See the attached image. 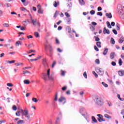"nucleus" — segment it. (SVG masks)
I'll list each match as a JSON object with an SVG mask.
<instances>
[{"label": "nucleus", "instance_id": "obj_52", "mask_svg": "<svg viewBox=\"0 0 124 124\" xmlns=\"http://www.w3.org/2000/svg\"><path fill=\"white\" fill-rule=\"evenodd\" d=\"M90 29H91V30H92V31H94V30H95V28H94V27L93 26H91L90 27Z\"/></svg>", "mask_w": 124, "mask_h": 124}, {"label": "nucleus", "instance_id": "obj_44", "mask_svg": "<svg viewBox=\"0 0 124 124\" xmlns=\"http://www.w3.org/2000/svg\"><path fill=\"white\" fill-rule=\"evenodd\" d=\"M4 6H7V7H11V4H8V3L4 4Z\"/></svg>", "mask_w": 124, "mask_h": 124}, {"label": "nucleus", "instance_id": "obj_45", "mask_svg": "<svg viewBox=\"0 0 124 124\" xmlns=\"http://www.w3.org/2000/svg\"><path fill=\"white\" fill-rule=\"evenodd\" d=\"M20 10H21V11H27V9L24 7L20 8Z\"/></svg>", "mask_w": 124, "mask_h": 124}, {"label": "nucleus", "instance_id": "obj_14", "mask_svg": "<svg viewBox=\"0 0 124 124\" xmlns=\"http://www.w3.org/2000/svg\"><path fill=\"white\" fill-rule=\"evenodd\" d=\"M105 50H104L103 54L104 55V56H106V55H107V53H108V48H105Z\"/></svg>", "mask_w": 124, "mask_h": 124}, {"label": "nucleus", "instance_id": "obj_13", "mask_svg": "<svg viewBox=\"0 0 124 124\" xmlns=\"http://www.w3.org/2000/svg\"><path fill=\"white\" fill-rule=\"evenodd\" d=\"M92 121H93L92 123L93 124L97 123V120H96V119H95V117H94V116H93L92 117Z\"/></svg>", "mask_w": 124, "mask_h": 124}, {"label": "nucleus", "instance_id": "obj_24", "mask_svg": "<svg viewBox=\"0 0 124 124\" xmlns=\"http://www.w3.org/2000/svg\"><path fill=\"white\" fill-rule=\"evenodd\" d=\"M107 25L108 26V27L109 28V29L112 28V26H111V25L110 24V22H109V21L107 22Z\"/></svg>", "mask_w": 124, "mask_h": 124}, {"label": "nucleus", "instance_id": "obj_64", "mask_svg": "<svg viewBox=\"0 0 124 124\" xmlns=\"http://www.w3.org/2000/svg\"><path fill=\"white\" fill-rule=\"evenodd\" d=\"M45 50L48 51V46H47L46 45H45Z\"/></svg>", "mask_w": 124, "mask_h": 124}, {"label": "nucleus", "instance_id": "obj_22", "mask_svg": "<svg viewBox=\"0 0 124 124\" xmlns=\"http://www.w3.org/2000/svg\"><path fill=\"white\" fill-rule=\"evenodd\" d=\"M34 35L35 36V37H40V36L39 35V33H38V32H34Z\"/></svg>", "mask_w": 124, "mask_h": 124}, {"label": "nucleus", "instance_id": "obj_21", "mask_svg": "<svg viewBox=\"0 0 124 124\" xmlns=\"http://www.w3.org/2000/svg\"><path fill=\"white\" fill-rule=\"evenodd\" d=\"M105 118H106L107 119H112V117L109 116V115L106 114L104 115Z\"/></svg>", "mask_w": 124, "mask_h": 124}, {"label": "nucleus", "instance_id": "obj_60", "mask_svg": "<svg viewBox=\"0 0 124 124\" xmlns=\"http://www.w3.org/2000/svg\"><path fill=\"white\" fill-rule=\"evenodd\" d=\"M41 59V56H39L37 57L36 59H35V61H38V60H40Z\"/></svg>", "mask_w": 124, "mask_h": 124}, {"label": "nucleus", "instance_id": "obj_26", "mask_svg": "<svg viewBox=\"0 0 124 124\" xmlns=\"http://www.w3.org/2000/svg\"><path fill=\"white\" fill-rule=\"evenodd\" d=\"M117 97L120 99V100H121V101H124V99L121 98V95H120L119 94H118Z\"/></svg>", "mask_w": 124, "mask_h": 124}, {"label": "nucleus", "instance_id": "obj_29", "mask_svg": "<svg viewBox=\"0 0 124 124\" xmlns=\"http://www.w3.org/2000/svg\"><path fill=\"white\" fill-rule=\"evenodd\" d=\"M59 13H60V12L56 11L54 14V18H57V15L59 14Z\"/></svg>", "mask_w": 124, "mask_h": 124}, {"label": "nucleus", "instance_id": "obj_63", "mask_svg": "<svg viewBox=\"0 0 124 124\" xmlns=\"http://www.w3.org/2000/svg\"><path fill=\"white\" fill-rule=\"evenodd\" d=\"M5 123V120H0V124H2Z\"/></svg>", "mask_w": 124, "mask_h": 124}, {"label": "nucleus", "instance_id": "obj_1", "mask_svg": "<svg viewBox=\"0 0 124 124\" xmlns=\"http://www.w3.org/2000/svg\"><path fill=\"white\" fill-rule=\"evenodd\" d=\"M31 22L33 26H36L38 28H39L40 27V23L37 22V20L32 19V16H31Z\"/></svg>", "mask_w": 124, "mask_h": 124}, {"label": "nucleus", "instance_id": "obj_11", "mask_svg": "<svg viewBox=\"0 0 124 124\" xmlns=\"http://www.w3.org/2000/svg\"><path fill=\"white\" fill-rule=\"evenodd\" d=\"M118 74L120 76H124V70H121L118 71Z\"/></svg>", "mask_w": 124, "mask_h": 124}, {"label": "nucleus", "instance_id": "obj_30", "mask_svg": "<svg viewBox=\"0 0 124 124\" xmlns=\"http://www.w3.org/2000/svg\"><path fill=\"white\" fill-rule=\"evenodd\" d=\"M110 43H111V44H115V40H114V38H111Z\"/></svg>", "mask_w": 124, "mask_h": 124}, {"label": "nucleus", "instance_id": "obj_55", "mask_svg": "<svg viewBox=\"0 0 124 124\" xmlns=\"http://www.w3.org/2000/svg\"><path fill=\"white\" fill-rule=\"evenodd\" d=\"M97 15H99V16H102V12H97Z\"/></svg>", "mask_w": 124, "mask_h": 124}, {"label": "nucleus", "instance_id": "obj_48", "mask_svg": "<svg viewBox=\"0 0 124 124\" xmlns=\"http://www.w3.org/2000/svg\"><path fill=\"white\" fill-rule=\"evenodd\" d=\"M8 87H13V84L12 83H8L7 84Z\"/></svg>", "mask_w": 124, "mask_h": 124}, {"label": "nucleus", "instance_id": "obj_56", "mask_svg": "<svg viewBox=\"0 0 124 124\" xmlns=\"http://www.w3.org/2000/svg\"><path fill=\"white\" fill-rule=\"evenodd\" d=\"M67 30L68 32H69V33H70V32H71V28L68 27Z\"/></svg>", "mask_w": 124, "mask_h": 124}, {"label": "nucleus", "instance_id": "obj_16", "mask_svg": "<svg viewBox=\"0 0 124 124\" xmlns=\"http://www.w3.org/2000/svg\"><path fill=\"white\" fill-rule=\"evenodd\" d=\"M119 43H123L124 41V37H121L119 40Z\"/></svg>", "mask_w": 124, "mask_h": 124}, {"label": "nucleus", "instance_id": "obj_2", "mask_svg": "<svg viewBox=\"0 0 124 124\" xmlns=\"http://www.w3.org/2000/svg\"><path fill=\"white\" fill-rule=\"evenodd\" d=\"M42 75L43 76V78L45 81H46L48 78H49V77L50 76V69H48L47 70V74L45 73H42Z\"/></svg>", "mask_w": 124, "mask_h": 124}, {"label": "nucleus", "instance_id": "obj_46", "mask_svg": "<svg viewBox=\"0 0 124 124\" xmlns=\"http://www.w3.org/2000/svg\"><path fill=\"white\" fill-rule=\"evenodd\" d=\"M95 62L97 64H99V63H100V62L99 61V59H96Z\"/></svg>", "mask_w": 124, "mask_h": 124}, {"label": "nucleus", "instance_id": "obj_58", "mask_svg": "<svg viewBox=\"0 0 124 124\" xmlns=\"http://www.w3.org/2000/svg\"><path fill=\"white\" fill-rule=\"evenodd\" d=\"M30 68H31V66L25 67L23 68V69L26 70V69H29Z\"/></svg>", "mask_w": 124, "mask_h": 124}, {"label": "nucleus", "instance_id": "obj_57", "mask_svg": "<svg viewBox=\"0 0 124 124\" xmlns=\"http://www.w3.org/2000/svg\"><path fill=\"white\" fill-rule=\"evenodd\" d=\"M33 37H32V35H31L27 36L28 39H30V38H33Z\"/></svg>", "mask_w": 124, "mask_h": 124}, {"label": "nucleus", "instance_id": "obj_31", "mask_svg": "<svg viewBox=\"0 0 124 124\" xmlns=\"http://www.w3.org/2000/svg\"><path fill=\"white\" fill-rule=\"evenodd\" d=\"M3 26H4L5 28H8V27H9V24L8 23H4L3 24Z\"/></svg>", "mask_w": 124, "mask_h": 124}, {"label": "nucleus", "instance_id": "obj_10", "mask_svg": "<svg viewBox=\"0 0 124 124\" xmlns=\"http://www.w3.org/2000/svg\"><path fill=\"white\" fill-rule=\"evenodd\" d=\"M115 52H111L110 54V60H114L115 58Z\"/></svg>", "mask_w": 124, "mask_h": 124}, {"label": "nucleus", "instance_id": "obj_18", "mask_svg": "<svg viewBox=\"0 0 124 124\" xmlns=\"http://www.w3.org/2000/svg\"><path fill=\"white\" fill-rule=\"evenodd\" d=\"M78 1L80 5H85V1H84V0H78Z\"/></svg>", "mask_w": 124, "mask_h": 124}, {"label": "nucleus", "instance_id": "obj_41", "mask_svg": "<svg viewBox=\"0 0 124 124\" xmlns=\"http://www.w3.org/2000/svg\"><path fill=\"white\" fill-rule=\"evenodd\" d=\"M13 110H14V111H16V110H17V107H16V106L14 105L13 106Z\"/></svg>", "mask_w": 124, "mask_h": 124}, {"label": "nucleus", "instance_id": "obj_28", "mask_svg": "<svg viewBox=\"0 0 124 124\" xmlns=\"http://www.w3.org/2000/svg\"><path fill=\"white\" fill-rule=\"evenodd\" d=\"M119 64L121 66L122 64H123V61H122V59H120L119 60Z\"/></svg>", "mask_w": 124, "mask_h": 124}, {"label": "nucleus", "instance_id": "obj_35", "mask_svg": "<svg viewBox=\"0 0 124 124\" xmlns=\"http://www.w3.org/2000/svg\"><path fill=\"white\" fill-rule=\"evenodd\" d=\"M54 100L57 101L58 100V93H56L55 96Z\"/></svg>", "mask_w": 124, "mask_h": 124}, {"label": "nucleus", "instance_id": "obj_59", "mask_svg": "<svg viewBox=\"0 0 124 124\" xmlns=\"http://www.w3.org/2000/svg\"><path fill=\"white\" fill-rule=\"evenodd\" d=\"M1 69H5V66H1L0 67V70H1Z\"/></svg>", "mask_w": 124, "mask_h": 124}, {"label": "nucleus", "instance_id": "obj_17", "mask_svg": "<svg viewBox=\"0 0 124 124\" xmlns=\"http://www.w3.org/2000/svg\"><path fill=\"white\" fill-rule=\"evenodd\" d=\"M117 11L119 14H121L123 12V9L121 8L117 7Z\"/></svg>", "mask_w": 124, "mask_h": 124}, {"label": "nucleus", "instance_id": "obj_5", "mask_svg": "<svg viewBox=\"0 0 124 124\" xmlns=\"http://www.w3.org/2000/svg\"><path fill=\"white\" fill-rule=\"evenodd\" d=\"M58 100L59 102H62V101H64L63 104H65L66 103V99L63 96H61Z\"/></svg>", "mask_w": 124, "mask_h": 124}, {"label": "nucleus", "instance_id": "obj_6", "mask_svg": "<svg viewBox=\"0 0 124 124\" xmlns=\"http://www.w3.org/2000/svg\"><path fill=\"white\" fill-rule=\"evenodd\" d=\"M21 112L23 114V116H27L29 115V111L28 110V109H26L25 110L21 109Z\"/></svg>", "mask_w": 124, "mask_h": 124}, {"label": "nucleus", "instance_id": "obj_36", "mask_svg": "<svg viewBox=\"0 0 124 124\" xmlns=\"http://www.w3.org/2000/svg\"><path fill=\"white\" fill-rule=\"evenodd\" d=\"M28 73V74H31V72L29 71H23V74H26Z\"/></svg>", "mask_w": 124, "mask_h": 124}, {"label": "nucleus", "instance_id": "obj_19", "mask_svg": "<svg viewBox=\"0 0 124 124\" xmlns=\"http://www.w3.org/2000/svg\"><path fill=\"white\" fill-rule=\"evenodd\" d=\"M106 16H107V17H108V18H112V14H111V13H110L109 14L106 13Z\"/></svg>", "mask_w": 124, "mask_h": 124}, {"label": "nucleus", "instance_id": "obj_42", "mask_svg": "<svg viewBox=\"0 0 124 124\" xmlns=\"http://www.w3.org/2000/svg\"><path fill=\"white\" fill-rule=\"evenodd\" d=\"M94 37L95 38V41H99V40H100V39L98 37H96V36H95Z\"/></svg>", "mask_w": 124, "mask_h": 124}, {"label": "nucleus", "instance_id": "obj_12", "mask_svg": "<svg viewBox=\"0 0 124 124\" xmlns=\"http://www.w3.org/2000/svg\"><path fill=\"white\" fill-rule=\"evenodd\" d=\"M43 64L45 66V67H47V61H46V59H43Z\"/></svg>", "mask_w": 124, "mask_h": 124}, {"label": "nucleus", "instance_id": "obj_38", "mask_svg": "<svg viewBox=\"0 0 124 124\" xmlns=\"http://www.w3.org/2000/svg\"><path fill=\"white\" fill-rule=\"evenodd\" d=\"M15 65H16V66H19V65H23V63H16Z\"/></svg>", "mask_w": 124, "mask_h": 124}, {"label": "nucleus", "instance_id": "obj_51", "mask_svg": "<svg viewBox=\"0 0 124 124\" xmlns=\"http://www.w3.org/2000/svg\"><path fill=\"white\" fill-rule=\"evenodd\" d=\"M55 41L57 44H60V41H59V39L57 38H56Z\"/></svg>", "mask_w": 124, "mask_h": 124}, {"label": "nucleus", "instance_id": "obj_33", "mask_svg": "<svg viewBox=\"0 0 124 124\" xmlns=\"http://www.w3.org/2000/svg\"><path fill=\"white\" fill-rule=\"evenodd\" d=\"M116 28H117V31H120L121 28L120 27V25L119 24H117L116 25Z\"/></svg>", "mask_w": 124, "mask_h": 124}, {"label": "nucleus", "instance_id": "obj_49", "mask_svg": "<svg viewBox=\"0 0 124 124\" xmlns=\"http://www.w3.org/2000/svg\"><path fill=\"white\" fill-rule=\"evenodd\" d=\"M67 7L69 8L72 7V3H68Z\"/></svg>", "mask_w": 124, "mask_h": 124}, {"label": "nucleus", "instance_id": "obj_50", "mask_svg": "<svg viewBox=\"0 0 124 124\" xmlns=\"http://www.w3.org/2000/svg\"><path fill=\"white\" fill-rule=\"evenodd\" d=\"M67 89V86H64L63 87H62V91H65L66 89Z\"/></svg>", "mask_w": 124, "mask_h": 124}, {"label": "nucleus", "instance_id": "obj_25", "mask_svg": "<svg viewBox=\"0 0 124 124\" xmlns=\"http://www.w3.org/2000/svg\"><path fill=\"white\" fill-rule=\"evenodd\" d=\"M32 100L33 102H35V103H36L38 101V100H37L36 98L34 97L32 98Z\"/></svg>", "mask_w": 124, "mask_h": 124}, {"label": "nucleus", "instance_id": "obj_43", "mask_svg": "<svg viewBox=\"0 0 124 124\" xmlns=\"http://www.w3.org/2000/svg\"><path fill=\"white\" fill-rule=\"evenodd\" d=\"M111 65H113V66H116V65H117V63L115 62H112Z\"/></svg>", "mask_w": 124, "mask_h": 124}, {"label": "nucleus", "instance_id": "obj_4", "mask_svg": "<svg viewBox=\"0 0 124 124\" xmlns=\"http://www.w3.org/2000/svg\"><path fill=\"white\" fill-rule=\"evenodd\" d=\"M97 117L99 118H97V120L99 123H101L102 122H105V120L103 119V116L101 114H97Z\"/></svg>", "mask_w": 124, "mask_h": 124}, {"label": "nucleus", "instance_id": "obj_40", "mask_svg": "<svg viewBox=\"0 0 124 124\" xmlns=\"http://www.w3.org/2000/svg\"><path fill=\"white\" fill-rule=\"evenodd\" d=\"M94 49L95 51H96L97 52H98V51H99V49H98V48H97V46H94Z\"/></svg>", "mask_w": 124, "mask_h": 124}, {"label": "nucleus", "instance_id": "obj_53", "mask_svg": "<svg viewBox=\"0 0 124 124\" xmlns=\"http://www.w3.org/2000/svg\"><path fill=\"white\" fill-rule=\"evenodd\" d=\"M65 16H66V17H67V18H69V17H70V16L69 15V14H68V13H65Z\"/></svg>", "mask_w": 124, "mask_h": 124}, {"label": "nucleus", "instance_id": "obj_39", "mask_svg": "<svg viewBox=\"0 0 124 124\" xmlns=\"http://www.w3.org/2000/svg\"><path fill=\"white\" fill-rule=\"evenodd\" d=\"M94 13H95V11L93 10L90 11V14H91V15H94Z\"/></svg>", "mask_w": 124, "mask_h": 124}, {"label": "nucleus", "instance_id": "obj_47", "mask_svg": "<svg viewBox=\"0 0 124 124\" xmlns=\"http://www.w3.org/2000/svg\"><path fill=\"white\" fill-rule=\"evenodd\" d=\"M112 31H113V33H114V34H115V35L118 34V32H117V30H116L115 29H113L112 30Z\"/></svg>", "mask_w": 124, "mask_h": 124}, {"label": "nucleus", "instance_id": "obj_54", "mask_svg": "<svg viewBox=\"0 0 124 124\" xmlns=\"http://www.w3.org/2000/svg\"><path fill=\"white\" fill-rule=\"evenodd\" d=\"M65 74V72L64 71H62L61 75H62V76H64Z\"/></svg>", "mask_w": 124, "mask_h": 124}, {"label": "nucleus", "instance_id": "obj_9", "mask_svg": "<svg viewBox=\"0 0 124 124\" xmlns=\"http://www.w3.org/2000/svg\"><path fill=\"white\" fill-rule=\"evenodd\" d=\"M104 34L107 33V34H110V31L109 30H107L106 29V27L104 28V31H103Z\"/></svg>", "mask_w": 124, "mask_h": 124}, {"label": "nucleus", "instance_id": "obj_7", "mask_svg": "<svg viewBox=\"0 0 124 124\" xmlns=\"http://www.w3.org/2000/svg\"><path fill=\"white\" fill-rule=\"evenodd\" d=\"M37 7H38V13L40 14H43V10H42V9L41 8V5L39 4L37 5Z\"/></svg>", "mask_w": 124, "mask_h": 124}, {"label": "nucleus", "instance_id": "obj_34", "mask_svg": "<svg viewBox=\"0 0 124 124\" xmlns=\"http://www.w3.org/2000/svg\"><path fill=\"white\" fill-rule=\"evenodd\" d=\"M56 63H57V62L56 61H54L52 64V68H54L55 67V65H56Z\"/></svg>", "mask_w": 124, "mask_h": 124}, {"label": "nucleus", "instance_id": "obj_23", "mask_svg": "<svg viewBox=\"0 0 124 124\" xmlns=\"http://www.w3.org/2000/svg\"><path fill=\"white\" fill-rule=\"evenodd\" d=\"M24 120H19L17 122V124H24Z\"/></svg>", "mask_w": 124, "mask_h": 124}, {"label": "nucleus", "instance_id": "obj_3", "mask_svg": "<svg viewBox=\"0 0 124 124\" xmlns=\"http://www.w3.org/2000/svg\"><path fill=\"white\" fill-rule=\"evenodd\" d=\"M96 102L97 103V104H98V105H100V106H101V105H102V100L101 99V98H100V97H97L96 98Z\"/></svg>", "mask_w": 124, "mask_h": 124}, {"label": "nucleus", "instance_id": "obj_27", "mask_svg": "<svg viewBox=\"0 0 124 124\" xmlns=\"http://www.w3.org/2000/svg\"><path fill=\"white\" fill-rule=\"evenodd\" d=\"M102 85H103V86H104V87H105V88H108V85H107V84L105 83V82H102Z\"/></svg>", "mask_w": 124, "mask_h": 124}, {"label": "nucleus", "instance_id": "obj_62", "mask_svg": "<svg viewBox=\"0 0 124 124\" xmlns=\"http://www.w3.org/2000/svg\"><path fill=\"white\" fill-rule=\"evenodd\" d=\"M83 76L87 79V73L86 72L84 73Z\"/></svg>", "mask_w": 124, "mask_h": 124}, {"label": "nucleus", "instance_id": "obj_15", "mask_svg": "<svg viewBox=\"0 0 124 124\" xmlns=\"http://www.w3.org/2000/svg\"><path fill=\"white\" fill-rule=\"evenodd\" d=\"M97 46L98 48H101V42H97L96 43Z\"/></svg>", "mask_w": 124, "mask_h": 124}, {"label": "nucleus", "instance_id": "obj_61", "mask_svg": "<svg viewBox=\"0 0 124 124\" xmlns=\"http://www.w3.org/2000/svg\"><path fill=\"white\" fill-rule=\"evenodd\" d=\"M19 45H19V41H18L16 42V46H17V47H19Z\"/></svg>", "mask_w": 124, "mask_h": 124}, {"label": "nucleus", "instance_id": "obj_37", "mask_svg": "<svg viewBox=\"0 0 124 124\" xmlns=\"http://www.w3.org/2000/svg\"><path fill=\"white\" fill-rule=\"evenodd\" d=\"M53 6L54 7H57L58 6V3H57V1H55L53 3Z\"/></svg>", "mask_w": 124, "mask_h": 124}, {"label": "nucleus", "instance_id": "obj_32", "mask_svg": "<svg viewBox=\"0 0 124 124\" xmlns=\"http://www.w3.org/2000/svg\"><path fill=\"white\" fill-rule=\"evenodd\" d=\"M21 111L19 110L18 111L16 112V115L17 116V117H20V112Z\"/></svg>", "mask_w": 124, "mask_h": 124}, {"label": "nucleus", "instance_id": "obj_20", "mask_svg": "<svg viewBox=\"0 0 124 124\" xmlns=\"http://www.w3.org/2000/svg\"><path fill=\"white\" fill-rule=\"evenodd\" d=\"M24 84H26V85H29V84H30V80H29V79H25L24 80Z\"/></svg>", "mask_w": 124, "mask_h": 124}, {"label": "nucleus", "instance_id": "obj_8", "mask_svg": "<svg viewBox=\"0 0 124 124\" xmlns=\"http://www.w3.org/2000/svg\"><path fill=\"white\" fill-rule=\"evenodd\" d=\"M97 72L99 75H103L104 74V71H102L101 68H98Z\"/></svg>", "mask_w": 124, "mask_h": 124}]
</instances>
